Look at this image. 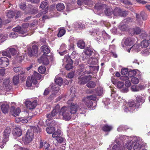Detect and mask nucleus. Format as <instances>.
<instances>
[{
    "instance_id": "nucleus-47",
    "label": "nucleus",
    "mask_w": 150,
    "mask_h": 150,
    "mask_svg": "<svg viewBox=\"0 0 150 150\" xmlns=\"http://www.w3.org/2000/svg\"><path fill=\"white\" fill-rule=\"evenodd\" d=\"M136 73L137 72L136 70H132L128 72V76L130 77L134 76L135 75Z\"/></svg>"
},
{
    "instance_id": "nucleus-42",
    "label": "nucleus",
    "mask_w": 150,
    "mask_h": 150,
    "mask_svg": "<svg viewBox=\"0 0 150 150\" xmlns=\"http://www.w3.org/2000/svg\"><path fill=\"white\" fill-rule=\"evenodd\" d=\"M55 82L57 84L61 86L63 83V80L61 78L58 77L56 79Z\"/></svg>"
},
{
    "instance_id": "nucleus-4",
    "label": "nucleus",
    "mask_w": 150,
    "mask_h": 150,
    "mask_svg": "<svg viewBox=\"0 0 150 150\" xmlns=\"http://www.w3.org/2000/svg\"><path fill=\"white\" fill-rule=\"evenodd\" d=\"M15 48H9L6 51H3L2 53V54L3 56H6L9 58L11 57V54L13 55L15 54L17 52V47Z\"/></svg>"
},
{
    "instance_id": "nucleus-7",
    "label": "nucleus",
    "mask_w": 150,
    "mask_h": 150,
    "mask_svg": "<svg viewBox=\"0 0 150 150\" xmlns=\"http://www.w3.org/2000/svg\"><path fill=\"white\" fill-rule=\"evenodd\" d=\"M75 52H73L71 54V57L67 55L65 56L64 58L63 59V62L64 64L66 63H73L72 59H74L77 55L75 54Z\"/></svg>"
},
{
    "instance_id": "nucleus-55",
    "label": "nucleus",
    "mask_w": 150,
    "mask_h": 150,
    "mask_svg": "<svg viewBox=\"0 0 150 150\" xmlns=\"http://www.w3.org/2000/svg\"><path fill=\"white\" fill-rule=\"evenodd\" d=\"M86 99H89V100H96L97 99V98L95 96L91 95L88 96L86 97Z\"/></svg>"
},
{
    "instance_id": "nucleus-54",
    "label": "nucleus",
    "mask_w": 150,
    "mask_h": 150,
    "mask_svg": "<svg viewBox=\"0 0 150 150\" xmlns=\"http://www.w3.org/2000/svg\"><path fill=\"white\" fill-rule=\"evenodd\" d=\"M113 150H124L123 148L122 147L117 146L115 145L112 147Z\"/></svg>"
},
{
    "instance_id": "nucleus-35",
    "label": "nucleus",
    "mask_w": 150,
    "mask_h": 150,
    "mask_svg": "<svg viewBox=\"0 0 150 150\" xmlns=\"http://www.w3.org/2000/svg\"><path fill=\"white\" fill-rule=\"evenodd\" d=\"M55 130V128L53 127H48L46 129V131L47 133L49 134H53Z\"/></svg>"
},
{
    "instance_id": "nucleus-27",
    "label": "nucleus",
    "mask_w": 150,
    "mask_h": 150,
    "mask_svg": "<svg viewBox=\"0 0 150 150\" xmlns=\"http://www.w3.org/2000/svg\"><path fill=\"white\" fill-rule=\"evenodd\" d=\"M104 12L105 15L108 16H111L113 13L112 9L109 7L106 8L104 11Z\"/></svg>"
},
{
    "instance_id": "nucleus-11",
    "label": "nucleus",
    "mask_w": 150,
    "mask_h": 150,
    "mask_svg": "<svg viewBox=\"0 0 150 150\" xmlns=\"http://www.w3.org/2000/svg\"><path fill=\"white\" fill-rule=\"evenodd\" d=\"M146 14L144 12H141L140 15L136 14L137 21L139 25H141L142 24V21L141 17H142L143 20H144L146 19Z\"/></svg>"
},
{
    "instance_id": "nucleus-30",
    "label": "nucleus",
    "mask_w": 150,
    "mask_h": 150,
    "mask_svg": "<svg viewBox=\"0 0 150 150\" xmlns=\"http://www.w3.org/2000/svg\"><path fill=\"white\" fill-rule=\"evenodd\" d=\"M149 44H150V39L148 40H144L141 43V46L142 47H146L148 46Z\"/></svg>"
},
{
    "instance_id": "nucleus-33",
    "label": "nucleus",
    "mask_w": 150,
    "mask_h": 150,
    "mask_svg": "<svg viewBox=\"0 0 150 150\" xmlns=\"http://www.w3.org/2000/svg\"><path fill=\"white\" fill-rule=\"evenodd\" d=\"M121 10L119 8H116L114 10L113 12L114 15L116 16H120Z\"/></svg>"
},
{
    "instance_id": "nucleus-15",
    "label": "nucleus",
    "mask_w": 150,
    "mask_h": 150,
    "mask_svg": "<svg viewBox=\"0 0 150 150\" xmlns=\"http://www.w3.org/2000/svg\"><path fill=\"white\" fill-rule=\"evenodd\" d=\"M73 26L76 30H82L85 28V25L81 22H76L73 24Z\"/></svg>"
},
{
    "instance_id": "nucleus-39",
    "label": "nucleus",
    "mask_w": 150,
    "mask_h": 150,
    "mask_svg": "<svg viewBox=\"0 0 150 150\" xmlns=\"http://www.w3.org/2000/svg\"><path fill=\"white\" fill-rule=\"evenodd\" d=\"M65 33V30L63 29L60 28L59 29V32L57 34V36L59 37H60L63 36Z\"/></svg>"
},
{
    "instance_id": "nucleus-53",
    "label": "nucleus",
    "mask_w": 150,
    "mask_h": 150,
    "mask_svg": "<svg viewBox=\"0 0 150 150\" xmlns=\"http://www.w3.org/2000/svg\"><path fill=\"white\" fill-rule=\"evenodd\" d=\"M132 82L134 84H137L139 82V79L137 78L134 77L131 79Z\"/></svg>"
},
{
    "instance_id": "nucleus-17",
    "label": "nucleus",
    "mask_w": 150,
    "mask_h": 150,
    "mask_svg": "<svg viewBox=\"0 0 150 150\" xmlns=\"http://www.w3.org/2000/svg\"><path fill=\"white\" fill-rule=\"evenodd\" d=\"M21 112V110L18 108L15 109V107L13 106H11V113L15 117L18 116Z\"/></svg>"
},
{
    "instance_id": "nucleus-32",
    "label": "nucleus",
    "mask_w": 150,
    "mask_h": 150,
    "mask_svg": "<svg viewBox=\"0 0 150 150\" xmlns=\"http://www.w3.org/2000/svg\"><path fill=\"white\" fill-rule=\"evenodd\" d=\"M112 128V126L105 125L103 127L102 129L105 132H109Z\"/></svg>"
},
{
    "instance_id": "nucleus-38",
    "label": "nucleus",
    "mask_w": 150,
    "mask_h": 150,
    "mask_svg": "<svg viewBox=\"0 0 150 150\" xmlns=\"http://www.w3.org/2000/svg\"><path fill=\"white\" fill-rule=\"evenodd\" d=\"M32 116H30L27 118V119L23 118V119H19V120H16V122H18L19 121H21L22 123H26L28 122V120H29L31 119Z\"/></svg>"
},
{
    "instance_id": "nucleus-9",
    "label": "nucleus",
    "mask_w": 150,
    "mask_h": 150,
    "mask_svg": "<svg viewBox=\"0 0 150 150\" xmlns=\"http://www.w3.org/2000/svg\"><path fill=\"white\" fill-rule=\"evenodd\" d=\"M25 104L28 109H33L35 107L37 104V101L34 100L32 102L30 101H27L25 102Z\"/></svg>"
},
{
    "instance_id": "nucleus-57",
    "label": "nucleus",
    "mask_w": 150,
    "mask_h": 150,
    "mask_svg": "<svg viewBox=\"0 0 150 150\" xmlns=\"http://www.w3.org/2000/svg\"><path fill=\"white\" fill-rule=\"evenodd\" d=\"M16 61L18 62H21L22 60V56L18 54L17 55L16 58Z\"/></svg>"
},
{
    "instance_id": "nucleus-20",
    "label": "nucleus",
    "mask_w": 150,
    "mask_h": 150,
    "mask_svg": "<svg viewBox=\"0 0 150 150\" xmlns=\"http://www.w3.org/2000/svg\"><path fill=\"white\" fill-rule=\"evenodd\" d=\"M133 144L134 146L133 147L134 149H138L139 150L142 147V146L139 143V139L137 138L134 139Z\"/></svg>"
},
{
    "instance_id": "nucleus-34",
    "label": "nucleus",
    "mask_w": 150,
    "mask_h": 150,
    "mask_svg": "<svg viewBox=\"0 0 150 150\" xmlns=\"http://www.w3.org/2000/svg\"><path fill=\"white\" fill-rule=\"evenodd\" d=\"M133 142L131 140H129L126 144V147L128 150H131L133 147Z\"/></svg>"
},
{
    "instance_id": "nucleus-40",
    "label": "nucleus",
    "mask_w": 150,
    "mask_h": 150,
    "mask_svg": "<svg viewBox=\"0 0 150 150\" xmlns=\"http://www.w3.org/2000/svg\"><path fill=\"white\" fill-rule=\"evenodd\" d=\"M16 13L13 11H10L8 12L7 13L6 16L9 18L13 17L15 15Z\"/></svg>"
},
{
    "instance_id": "nucleus-26",
    "label": "nucleus",
    "mask_w": 150,
    "mask_h": 150,
    "mask_svg": "<svg viewBox=\"0 0 150 150\" xmlns=\"http://www.w3.org/2000/svg\"><path fill=\"white\" fill-rule=\"evenodd\" d=\"M50 144L47 142H42V141L40 142V148H43L44 149H47L50 146Z\"/></svg>"
},
{
    "instance_id": "nucleus-12",
    "label": "nucleus",
    "mask_w": 150,
    "mask_h": 150,
    "mask_svg": "<svg viewBox=\"0 0 150 150\" xmlns=\"http://www.w3.org/2000/svg\"><path fill=\"white\" fill-rule=\"evenodd\" d=\"M11 132V129L9 127H6L3 132L4 140V141L7 142L8 141V138Z\"/></svg>"
},
{
    "instance_id": "nucleus-59",
    "label": "nucleus",
    "mask_w": 150,
    "mask_h": 150,
    "mask_svg": "<svg viewBox=\"0 0 150 150\" xmlns=\"http://www.w3.org/2000/svg\"><path fill=\"white\" fill-rule=\"evenodd\" d=\"M22 68L20 67H17L13 68V70L16 72H20L22 70Z\"/></svg>"
},
{
    "instance_id": "nucleus-24",
    "label": "nucleus",
    "mask_w": 150,
    "mask_h": 150,
    "mask_svg": "<svg viewBox=\"0 0 150 150\" xmlns=\"http://www.w3.org/2000/svg\"><path fill=\"white\" fill-rule=\"evenodd\" d=\"M1 109L4 113H7L9 109V106L6 103H4L1 106Z\"/></svg>"
},
{
    "instance_id": "nucleus-6",
    "label": "nucleus",
    "mask_w": 150,
    "mask_h": 150,
    "mask_svg": "<svg viewBox=\"0 0 150 150\" xmlns=\"http://www.w3.org/2000/svg\"><path fill=\"white\" fill-rule=\"evenodd\" d=\"M72 101V98L71 100H70L67 102L68 104H70V106H68V107L71 114L76 113L77 111L78 108L77 105L74 104V103L71 102V101Z\"/></svg>"
},
{
    "instance_id": "nucleus-2",
    "label": "nucleus",
    "mask_w": 150,
    "mask_h": 150,
    "mask_svg": "<svg viewBox=\"0 0 150 150\" xmlns=\"http://www.w3.org/2000/svg\"><path fill=\"white\" fill-rule=\"evenodd\" d=\"M60 108V106L59 105H57L55 106L51 113H49L47 115L46 117L48 120H51L52 117H55V118L57 119H60L57 117L58 116H59Z\"/></svg>"
},
{
    "instance_id": "nucleus-63",
    "label": "nucleus",
    "mask_w": 150,
    "mask_h": 150,
    "mask_svg": "<svg viewBox=\"0 0 150 150\" xmlns=\"http://www.w3.org/2000/svg\"><path fill=\"white\" fill-rule=\"evenodd\" d=\"M20 8L23 10L25 9L26 8V5L25 3H21L20 5Z\"/></svg>"
},
{
    "instance_id": "nucleus-41",
    "label": "nucleus",
    "mask_w": 150,
    "mask_h": 150,
    "mask_svg": "<svg viewBox=\"0 0 150 150\" xmlns=\"http://www.w3.org/2000/svg\"><path fill=\"white\" fill-rule=\"evenodd\" d=\"M13 83L16 85L18 84L19 82V78L18 75L15 76L13 78Z\"/></svg>"
},
{
    "instance_id": "nucleus-62",
    "label": "nucleus",
    "mask_w": 150,
    "mask_h": 150,
    "mask_svg": "<svg viewBox=\"0 0 150 150\" xmlns=\"http://www.w3.org/2000/svg\"><path fill=\"white\" fill-rule=\"evenodd\" d=\"M128 72V69L127 68L122 69L121 70V73L122 75H125Z\"/></svg>"
},
{
    "instance_id": "nucleus-46",
    "label": "nucleus",
    "mask_w": 150,
    "mask_h": 150,
    "mask_svg": "<svg viewBox=\"0 0 150 150\" xmlns=\"http://www.w3.org/2000/svg\"><path fill=\"white\" fill-rule=\"evenodd\" d=\"M131 89L133 91H138L141 90V88L140 86H133L131 87Z\"/></svg>"
},
{
    "instance_id": "nucleus-56",
    "label": "nucleus",
    "mask_w": 150,
    "mask_h": 150,
    "mask_svg": "<svg viewBox=\"0 0 150 150\" xmlns=\"http://www.w3.org/2000/svg\"><path fill=\"white\" fill-rule=\"evenodd\" d=\"M126 28V26L125 25H121L120 24L119 26V29L120 30L124 31Z\"/></svg>"
},
{
    "instance_id": "nucleus-51",
    "label": "nucleus",
    "mask_w": 150,
    "mask_h": 150,
    "mask_svg": "<svg viewBox=\"0 0 150 150\" xmlns=\"http://www.w3.org/2000/svg\"><path fill=\"white\" fill-rule=\"evenodd\" d=\"M10 37L11 38H15L18 36L17 33L15 32L11 33L10 34Z\"/></svg>"
},
{
    "instance_id": "nucleus-10",
    "label": "nucleus",
    "mask_w": 150,
    "mask_h": 150,
    "mask_svg": "<svg viewBox=\"0 0 150 150\" xmlns=\"http://www.w3.org/2000/svg\"><path fill=\"white\" fill-rule=\"evenodd\" d=\"M9 64V60L6 57H3L0 58V67L4 68Z\"/></svg>"
},
{
    "instance_id": "nucleus-49",
    "label": "nucleus",
    "mask_w": 150,
    "mask_h": 150,
    "mask_svg": "<svg viewBox=\"0 0 150 150\" xmlns=\"http://www.w3.org/2000/svg\"><path fill=\"white\" fill-rule=\"evenodd\" d=\"M128 129V127L126 125H120L117 129L118 131H120L122 130H126Z\"/></svg>"
},
{
    "instance_id": "nucleus-14",
    "label": "nucleus",
    "mask_w": 150,
    "mask_h": 150,
    "mask_svg": "<svg viewBox=\"0 0 150 150\" xmlns=\"http://www.w3.org/2000/svg\"><path fill=\"white\" fill-rule=\"evenodd\" d=\"M38 60L39 63H42L45 65H47L49 63L47 56L45 54H43Z\"/></svg>"
},
{
    "instance_id": "nucleus-3",
    "label": "nucleus",
    "mask_w": 150,
    "mask_h": 150,
    "mask_svg": "<svg viewBox=\"0 0 150 150\" xmlns=\"http://www.w3.org/2000/svg\"><path fill=\"white\" fill-rule=\"evenodd\" d=\"M33 136V132H31V130H28L26 133L25 137L22 138V140L25 145H28L32 141Z\"/></svg>"
},
{
    "instance_id": "nucleus-45",
    "label": "nucleus",
    "mask_w": 150,
    "mask_h": 150,
    "mask_svg": "<svg viewBox=\"0 0 150 150\" xmlns=\"http://www.w3.org/2000/svg\"><path fill=\"white\" fill-rule=\"evenodd\" d=\"M132 30L133 31V33L132 34L135 33L136 34H139L141 32V30L139 27H136L135 28H133Z\"/></svg>"
},
{
    "instance_id": "nucleus-1",
    "label": "nucleus",
    "mask_w": 150,
    "mask_h": 150,
    "mask_svg": "<svg viewBox=\"0 0 150 150\" xmlns=\"http://www.w3.org/2000/svg\"><path fill=\"white\" fill-rule=\"evenodd\" d=\"M59 115L57 118L63 119L66 121L70 120L71 117L69 107L67 106H64L60 109Z\"/></svg>"
},
{
    "instance_id": "nucleus-5",
    "label": "nucleus",
    "mask_w": 150,
    "mask_h": 150,
    "mask_svg": "<svg viewBox=\"0 0 150 150\" xmlns=\"http://www.w3.org/2000/svg\"><path fill=\"white\" fill-rule=\"evenodd\" d=\"M38 47L36 45H34L32 48L29 47L28 49V54L30 57L36 56L38 52Z\"/></svg>"
},
{
    "instance_id": "nucleus-18",
    "label": "nucleus",
    "mask_w": 150,
    "mask_h": 150,
    "mask_svg": "<svg viewBox=\"0 0 150 150\" xmlns=\"http://www.w3.org/2000/svg\"><path fill=\"white\" fill-rule=\"evenodd\" d=\"M41 78V76L39 74L35 73L34 76H32L31 78L32 83L34 84H36L37 83V79H40Z\"/></svg>"
},
{
    "instance_id": "nucleus-64",
    "label": "nucleus",
    "mask_w": 150,
    "mask_h": 150,
    "mask_svg": "<svg viewBox=\"0 0 150 150\" xmlns=\"http://www.w3.org/2000/svg\"><path fill=\"white\" fill-rule=\"evenodd\" d=\"M74 76V71H72L69 73L68 74V76L69 78H72Z\"/></svg>"
},
{
    "instance_id": "nucleus-52",
    "label": "nucleus",
    "mask_w": 150,
    "mask_h": 150,
    "mask_svg": "<svg viewBox=\"0 0 150 150\" xmlns=\"http://www.w3.org/2000/svg\"><path fill=\"white\" fill-rule=\"evenodd\" d=\"M73 63H67V64L66 65L65 68L67 70H69L70 69H71L73 68L72 66Z\"/></svg>"
},
{
    "instance_id": "nucleus-29",
    "label": "nucleus",
    "mask_w": 150,
    "mask_h": 150,
    "mask_svg": "<svg viewBox=\"0 0 150 150\" xmlns=\"http://www.w3.org/2000/svg\"><path fill=\"white\" fill-rule=\"evenodd\" d=\"M85 104L89 108H91L93 105V102L91 100H89V99H85Z\"/></svg>"
},
{
    "instance_id": "nucleus-21",
    "label": "nucleus",
    "mask_w": 150,
    "mask_h": 150,
    "mask_svg": "<svg viewBox=\"0 0 150 150\" xmlns=\"http://www.w3.org/2000/svg\"><path fill=\"white\" fill-rule=\"evenodd\" d=\"M133 144L134 146L133 147L134 149H138L139 150L142 147V146L139 143V139L137 138L134 139Z\"/></svg>"
},
{
    "instance_id": "nucleus-25",
    "label": "nucleus",
    "mask_w": 150,
    "mask_h": 150,
    "mask_svg": "<svg viewBox=\"0 0 150 150\" xmlns=\"http://www.w3.org/2000/svg\"><path fill=\"white\" fill-rule=\"evenodd\" d=\"M83 53L87 56L90 57L93 53V49L87 47L84 50Z\"/></svg>"
},
{
    "instance_id": "nucleus-13",
    "label": "nucleus",
    "mask_w": 150,
    "mask_h": 150,
    "mask_svg": "<svg viewBox=\"0 0 150 150\" xmlns=\"http://www.w3.org/2000/svg\"><path fill=\"white\" fill-rule=\"evenodd\" d=\"M13 30L16 33H18L21 34H24L26 33L27 30L24 29L19 25H18L13 28Z\"/></svg>"
},
{
    "instance_id": "nucleus-44",
    "label": "nucleus",
    "mask_w": 150,
    "mask_h": 150,
    "mask_svg": "<svg viewBox=\"0 0 150 150\" xmlns=\"http://www.w3.org/2000/svg\"><path fill=\"white\" fill-rule=\"evenodd\" d=\"M97 94L99 96H101L103 93V89L100 87L97 88L96 89Z\"/></svg>"
},
{
    "instance_id": "nucleus-8",
    "label": "nucleus",
    "mask_w": 150,
    "mask_h": 150,
    "mask_svg": "<svg viewBox=\"0 0 150 150\" xmlns=\"http://www.w3.org/2000/svg\"><path fill=\"white\" fill-rule=\"evenodd\" d=\"M3 86L6 91H9L12 89V84L10 83L9 79L5 80L3 83Z\"/></svg>"
},
{
    "instance_id": "nucleus-16",
    "label": "nucleus",
    "mask_w": 150,
    "mask_h": 150,
    "mask_svg": "<svg viewBox=\"0 0 150 150\" xmlns=\"http://www.w3.org/2000/svg\"><path fill=\"white\" fill-rule=\"evenodd\" d=\"M135 40L134 38L132 37H129L125 40L124 43L127 46H130L133 44L135 42Z\"/></svg>"
},
{
    "instance_id": "nucleus-58",
    "label": "nucleus",
    "mask_w": 150,
    "mask_h": 150,
    "mask_svg": "<svg viewBox=\"0 0 150 150\" xmlns=\"http://www.w3.org/2000/svg\"><path fill=\"white\" fill-rule=\"evenodd\" d=\"M29 130H31V132H32L33 131V132L36 133H38L39 131V128L38 127H33Z\"/></svg>"
},
{
    "instance_id": "nucleus-37",
    "label": "nucleus",
    "mask_w": 150,
    "mask_h": 150,
    "mask_svg": "<svg viewBox=\"0 0 150 150\" xmlns=\"http://www.w3.org/2000/svg\"><path fill=\"white\" fill-rule=\"evenodd\" d=\"M86 85L88 88H92L95 87L96 84L93 81H90L86 84Z\"/></svg>"
},
{
    "instance_id": "nucleus-36",
    "label": "nucleus",
    "mask_w": 150,
    "mask_h": 150,
    "mask_svg": "<svg viewBox=\"0 0 150 150\" xmlns=\"http://www.w3.org/2000/svg\"><path fill=\"white\" fill-rule=\"evenodd\" d=\"M85 43L82 40H80L77 42V45L78 47L81 49H83L85 47Z\"/></svg>"
},
{
    "instance_id": "nucleus-50",
    "label": "nucleus",
    "mask_w": 150,
    "mask_h": 150,
    "mask_svg": "<svg viewBox=\"0 0 150 150\" xmlns=\"http://www.w3.org/2000/svg\"><path fill=\"white\" fill-rule=\"evenodd\" d=\"M46 69L44 66H40L38 68V71L39 73L43 74L45 72Z\"/></svg>"
},
{
    "instance_id": "nucleus-19",
    "label": "nucleus",
    "mask_w": 150,
    "mask_h": 150,
    "mask_svg": "<svg viewBox=\"0 0 150 150\" xmlns=\"http://www.w3.org/2000/svg\"><path fill=\"white\" fill-rule=\"evenodd\" d=\"M41 50L43 53V54L46 55L50 52V50L49 47L47 45H44L41 47Z\"/></svg>"
},
{
    "instance_id": "nucleus-22",
    "label": "nucleus",
    "mask_w": 150,
    "mask_h": 150,
    "mask_svg": "<svg viewBox=\"0 0 150 150\" xmlns=\"http://www.w3.org/2000/svg\"><path fill=\"white\" fill-rule=\"evenodd\" d=\"M78 81L79 83L81 85H84L87 82L85 76L83 75H81L79 76Z\"/></svg>"
},
{
    "instance_id": "nucleus-31",
    "label": "nucleus",
    "mask_w": 150,
    "mask_h": 150,
    "mask_svg": "<svg viewBox=\"0 0 150 150\" xmlns=\"http://www.w3.org/2000/svg\"><path fill=\"white\" fill-rule=\"evenodd\" d=\"M56 7L58 11H63L65 8V6L62 3H58L56 6Z\"/></svg>"
},
{
    "instance_id": "nucleus-60",
    "label": "nucleus",
    "mask_w": 150,
    "mask_h": 150,
    "mask_svg": "<svg viewBox=\"0 0 150 150\" xmlns=\"http://www.w3.org/2000/svg\"><path fill=\"white\" fill-rule=\"evenodd\" d=\"M134 104V101L133 100H129L128 103V105L129 106V107H133Z\"/></svg>"
},
{
    "instance_id": "nucleus-43",
    "label": "nucleus",
    "mask_w": 150,
    "mask_h": 150,
    "mask_svg": "<svg viewBox=\"0 0 150 150\" xmlns=\"http://www.w3.org/2000/svg\"><path fill=\"white\" fill-rule=\"evenodd\" d=\"M90 70L91 71H94L95 72H97L98 71L99 66H89Z\"/></svg>"
},
{
    "instance_id": "nucleus-23",
    "label": "nucleus",
    "mask_w": 150,
    "mask_h": 150,
    "mask_svg": "<svg viewBox=\"0 0 150 150\" xmlns=\"http://www.w3.org/2000/svg\"><path fill=\"white\" fill-rule=\"evenodd\" d=\"M12 133L15 136L19 137L22 134L21 129L20 128L16 127L13 130Z\"/></svg>"
},
{
    "instance_id": "nucleus-28",
    "label": "nucleus",
    "mask_w": 150,
    "mask_h": 150,
    "mask_svg": "<svg viewBox=\"0 0 150 150\" xmlns=\"http://www.w3.org/2000/svg\"><path fill=\"white\" fill-rule=\"evenodd\" d=\"M145 98L142 96L138 95L136 97V100L138 103H142L145 102Z\"/></svg>"
},
{
    "instance_id": "nucleus-61",
    "label": "nucleus",
    "mask_w": 150,
    "mask_h": 150,
    "mask_svg": "<svg viewBox=\"0 0 150 150\" xmlns=\"http://www.w3.org/2000/svg\"><path fill=\"white\" fill-rule=\"evenodd\" d=\"M124 83L120 81H119L117 83V85L118 88H122L123 86H124Z\"/></svg>"
},
{
    "instance_id": "nucleus-48",
    "label": "nucleus",
    "mask_w": 150,
    "mask_h": 150,
    "mask_svg": "<svg viewBox=\"0 0 150 150\" xmlns=\"http://www.w3.org/2000/svg\"><path fill=\"white\" fill-rule=\"evenodd\" d=\"M61 133L60 131L58 130H57L56 132H54L52 134V137H55L56 138L57 137H59L60 136Z\"/></svg>"
}]
</instances>
